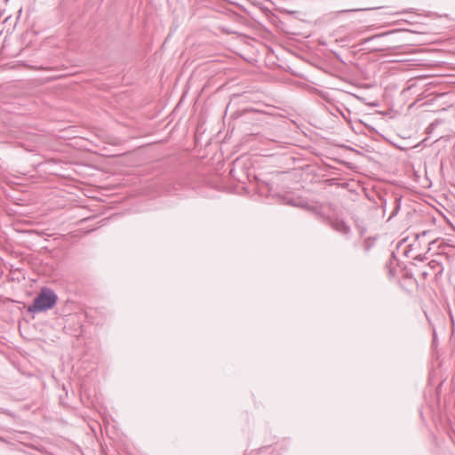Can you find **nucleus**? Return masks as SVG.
Listing matches in <instances>:
<instances>
[{"instance_id":"nucleus-4","label":"nucleus","mask_w":455,"mask_h":455,"mask_svg":"<svg viewBox=\"0 0 455 455\" xmlns=\"http://www.w3.org/2000/svg\"><path fill=\"white\" fill-rule=\"evenodd\" d=\"M375 238L368 237L363 241V247L365 251H369L375 244Z\"/></svg>"},{"instance_id":"nucleus-1","label":"nucleus","mask_w":455,"mask_h":455,"mask_svg":"<svg viewBox=\"0 0 455 455\" xmlns=\"http://www.w3.org/2000/svg\"><path fill=\"white\" fill-rule=\"evenodd\" d=\"M58 297L53 291L49 288H43L39 294L34 299L33 303L28 306V312L39 313L52 308Z\"/></svg>"},{"instance_id":"nucleus-5","label":"nucleus","mask_w":455,"mask_h":455,"mask_svg":"<svg viewBox=\"0 0 455 455\" xmlns=\"http://www.w3.org/2000/svg\"><path fill=\"white\" fill-rule=\"evenodd\" d=\"M393 261L392 259H389V262L387 263L386 267L388 269V275L390 277L394 276L395 274V269L391 267Z\"/></svg>"},{"instance_id":"nucleus-6","label":"nucleus","mask_w":455,"mask_h":455,"mask_svg":"<svg viewBox=\"0 0 455 455\" xmlns=\"http://www.w3.org/2000/svg\"><path fill=\"white\" fill-rule=\"evenodd\" d=\"M301 207L307 208V210H309L316 214H320V208L317 206H309L307 204V205L305 204V205H301Z\"/></svg>"},{"instance_id":"nucleus-3","label":"nucleus","mask_w":455,"mask_h":455,"mask_svg":"<svg viewBox=\"0 0 455 455\" xmlns=\"http://www.w3.org/2000/svg\"><path fill=\"white\" fill-rule=\"evenodd\" d=\"M383 7H355V8H347L342 9L337 12V14H346V13H363L375 10H381Z\"/></svg>"},{"instance_id":"nucleus-7","label":"nucleus","mask_w":455,"mask_h":455,"mask_svg":"<svg viewBox=\"0 0 455 455\" xmlns=\"http://www.w3.org/2000/svg\"><path fill=\"white\" fill-rule=\"evenodd\" d=\"M282 11H283V12H287V13H289V14H296V13H298V12H297V11L288 10V9H284V8H283V9H282Z\"/></svg>"},{"instance_id":"nucleus-9","label":"nucleus","mask_w":455,"mask_h":455,"mask_svg":"<svg viewBox=\"0 0 455 455\" xmlns=\"http://www.w3.org/2000/svg\"><path fill=\"white\" fill-rule=\"evenodd\" d=\"M415 259H419V260H423V258H422V257H420V256H417Z\"/></svg>"},{"instance_id":"nucleus-2","label":"nucleus","mask_w":455,"mask_h":455,"mask_svg":"<svg viewBox=\"0 0 455 455\" xmlns=\"http://www.w3.org/2000/svg\"><path fill=\"white\" fill-rule=\"evenodd\" d=\"M326 223L335 231L347 237L351 232L350 227L341 219L324 217Z\"/></svg>"},{"instance_id":"nucleus-11","label":"nucleus","mask_w":455,"mask_h":455,"mask_svg":"<svg viewBox=\"0 0 455 455\" xmlns=\"http://www.w3.org/2000/svg\"><path fill=\"white\" fill-rule=\"evenodd\" d=\"M258 4H259V7H261L262 2H258Z\"/></svg>"},{"instance_id":"nucleus-10","label":"nucleus","mask_w":455,"mask_h":455,"mask_svg":"<svg viewBox=\"0 0 455 455\" xmlns=\"http://www.w3.org/2000/svg\"><path fill=\"white\" fill-rule=\"evenodd\" d=\"M398 209H399V206H396V208H395V210L394 211V212H393V214H392V215L395 214Z\"/></svg>"},{"instance_id":"nucleus-8","label":"nucleus","mask_w":455,"mask_h":455,"mask_svg":"<svg viewBox=\"0 0 455 455\" xmlns=\"http://www.w3.org/2000/svg\"><path fill=\"white\" fill-rule=\"evenodd\" d=\"M267 451H268V449L267 448H264V449H261L259 451V454L268 453Z\"/></svg>"}]
</instances>
